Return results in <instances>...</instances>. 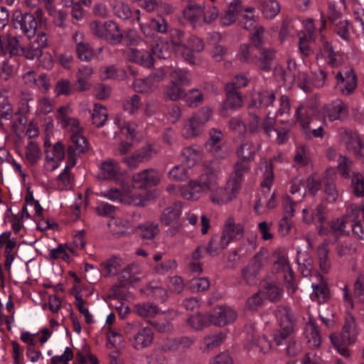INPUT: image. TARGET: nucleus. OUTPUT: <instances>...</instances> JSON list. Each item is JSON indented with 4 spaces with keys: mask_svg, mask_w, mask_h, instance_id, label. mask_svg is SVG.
<instances>
[{
    "mask_svg": "<svg viewBox=\"0 0 364 364\" xmlns=\"http://www.w3.org/2000/svg\"><path fill=\"white\" fill-rule=\"evenodd\" d=\"M355 334V318L351 314L347 313L346 322L341 334H332L330 338L332 344L336 348L338 352L344 357H348L350 353L347 347L353 342Z\"/></svg>",
    "mask_w": 364,
    "mask_h": 364,
    "instance_id": "f257e3e1",
    "label": "nucleus"
},
{
    "mask_svg": "<svg viewBox=\"0 0 364 364\" xmlns=\"http://www.w3.org/2000/svg\"><path fill=\"white\" fill-rule=\"evenodd\" d=\"M212 112L208 107L200 108L183 124L182 135L186 139H192L200 134L204 124L210 119Z\"/></svg>",
    "mask_w": 364,
    "mask_h": 364,
    "instance_id": "f03ea898",
    "label": "nucleus"
},
{
    "mask_svg": "<svg viewBox=\"0 0 364 364\" xmlns=\"http://www.w3.org/2000/svg\"><path fill=\"white\" fill-rule=\"evenodd\" d=\"M265 261L266 258L264 255V252L260 250L241 269V277L247 285L255 286L257 284L258 276L264 267Z\"/></svg>",
    "mask_w": 364,
    "mask_h": 364,
    "instance_id": "7ed1b4c3",
    "label": "nucleus"
},
{
    "mask_svg": "<svg viewBox=\"0 0 364 364\" xmlns=\"http://www.w3.org/2000/svg\"><path fill=\"white\" fill-rule=\"evenodd\" d=\"M162 176V173L156 169H144L132 176V184L134 188L146 189L159 185Z\"/></svg>",
    "mask_w": 364,
    "mask_h": 364,
    "instance_id": "20e7f679",
    "label": "nucleus"
},
{
    "mask_svg": "<svg viewBox=\"0 0 364 364\" xmlns=\"http://www.w3.org/2000/svg\"><path fill=\"white\" fill-rule=\"evenodd\" d=\"M273 340L277 346L284 347L285 354L289 357H295L302 350L301 342L295 336V331L286 333L273 335Z\"/></svg>",
    "mask_w": 364,
    "mask_h": 364,
    "instance_id": "39448f33",
    "label": "nucleus"
},
{
    "mask_svg": "<svg viewBox=\"0 0 364 364\" xmlns=\"http://www.w3.org/2000/svg\"><path fill=\"white\" fill-rule=\"evenodd\" d=\"M279 328L275 330L273 335L286 333L294 331L296 319L291 309L287 306L280 305L276 308L274 312Z\"/></svg>",
    "mask_w": 364,
    "mask_h": 364,
    "instance_id": "423d86ee",
    "label": "nucleus"
},
{
    "mask_svg": "<svg viewBox=\"0 0 364 364\" xmlns=\"http://www.w3.org/2000/svg\"><path fill=\"white\" fill-rule=\"evenodd\" d=\"M12 21L16 28L18 26L26 36L33 37L36 32L37 21L36 17L31 13L23 14L20 10H16L12 14Z\"/></svg>",
    "mask_w": 364,
    "mask_h": 364,
    "instance_id": "0eeeda50",
    "label": "nucleus"
},
{
    "mask_svg": "<svg viewBox=\"0 0 364 364\" xmlns=\"http://www.w3.org/2000/svg\"><path fill=\"white\" fill-rule=\"evenodd\" d=\"M205 169L203 173L199 177L206 193H210L212 190H215L219 184L218 174L220 171L219 164L217 161L205 162L204 164Z\"/></svg>",
    "mask_w": 364,
    "mask_h": 364,
    "instance_id": "6e6552de",
    "label": "nucleus"
},
{
    "mask_svg": "<svg viewBox=\"0 0 364 364\" xmlns=\"http://www.w3.org/2000/svg\"><path fill=\"white\" fill-rule=\"evenodd\" d=\"M70 141V144L67 149L68 162L71 166H75L77 156L88 151L89 144L87 139L82 134H71Z\"/></svg>",
    "mask_w": 364,
    "mask_h": 364,
    "instance_id": "1a4fd4ad",
    "label": "nucleus"
},
{
    "mask_svg": "<svg viewBox=\"0 0 364 364\" xmlns=\"http://www.w3.org/2000/svg\"><path fill=\"white\" fill-rule=\"evenodd\" d=\"M336 79L337 85L344 95L351 94L357 86V77L353 68L338 71L336 75Z\"/></svg>",
    "mask_w": 364,
    "mask_h": 364,
    "instance_id": "9d476101",
    "label": "nucleus"
},
{
    "mask_svg": "<svg viewBox=\"0 0 364 364\" xmlns=\"http://www.w3.org/2000/svg\"><path fill=\"white\" fill-rule=\"evenodd\" d=\"M222 235H225L226 240L230 243L232 241L240 240L244 234V226L236 223L233 217H229L224 223Z\"/></svg>",
    "mask_w": 364,
    "mask_h": 364,
    "instance_id": "9b49d317",
    "label": "nucleus"
},
{
    "mask_svg": "<svg viewBox=\"0 0 364 364\" xmlns=\"http://www.w3.org/2000/svg\"><path fill=\"white\" fill-rule=\"evenodd\" d=\"M226 99L222 105L224 110H235L242 106V97L240 92L235 90L233 84H227L225 87Z\"/></svg>",
    "mask_w": 364,
    "mask_h": 364,
    "instance_id": "f8f14e48",
    "label": "nucleus"
},
{
    "mask_svg": "<svg viewBox=\"0 0 364 364\" xmlns=\"http://www.w3.org/2000/svg\"><path fill=\"white\" fill-rule=\"evenodd\" d=\"M210 315L212 324L218 326H224L232 323L237 317V314L233 310L223 306L215 309Z\"/></svg>",
    "mask_w": 364,
    "mask_h": 364,
    "instance_id": "ddd939ff",
    "label": "nucleus"
},
{
    "mask_svg": "<svg viewBox=\"0 0 364 364\" xmlns=\"http://www.w3.org/2000/svg\"><path fill=\"white\" fill-rule=\"evenodd\" d=\"M276 99L274 92L262 90L253 95L248 109L253 108H267L273 105Z\"/></svg>",
    "mask_w": 364,
    "mask_h": 364,
    "instance_id": "4468645a",
    "label": "nucleus"
},
{
    "mask_svg": "<svg viewBox=\"0 0 364 364\" xmlns=\"http://www.w3.org/2000/svg\"><path fill=\"white\" fill-rule=\"evenodd\" d=\"M343 139L348 150L353 151L357 157L363 156L362 150L364 149V142L356 132L345 130L343 133Z\"/></svg>",
    "mask_w": 364,
    "mask_h": 364,
    "instance_id": "2eb2a0df",
    "label": "nucleus"
},
{
    "mask_svg": "<svg viewBox=\"0 0 364 364\" xmlns=\"http://www.w3.org/2000/svg\"><path fill=\"white\" fill-rule=\"evenodd\" d=\"M0 48L4 54L9 53L11 55H19L23 51V48L21 47L18 38L11 35L0 36Z\"/></svg>",
    "mask_w": 364,
    "mask_h": 364,
    "instance_id": "dca6fc26",
    "label": "nucleus"
},
{
    "mask_svg": "<svg viewBox=\"0 0 364 364\" xmlns=\"http://www.w3.org/2000/svg\"><path fill=\"white\" fill-rule=\"evenodd\" d=\"M259 58H257V65L259 69L264 72H269L272 69V65L276 58L275 50L271 48L262 47L258 48Z\"/></svg>",
    "mask_w": 364,
    "mask_h": 364,
    "instance_id": "f3484780",
    "label": "nucleus"
},
{
    "mask_svg": "<svg viewBox=\"0 0 364 364\" xmlns=\"http://www.w3.org/2000/svg\"><path fill=\"white\" fill-rule=\"evenodd\" d=\"M249 170V162L242 160L235 164L234 168L235 176L232 181L228 182V186L229 187L231 186V191L233 194L237 193L240 189L242 176L247 173Z\"/></svg>",
    "mask_w": 364,
    "mask_h": 364,
    "instance_id": "a211bd4d",
    "label": "nucleus"
},
{
    "mask_svg": "<svg viewBox=\"0 0 364 364\" xmlns=\"http://www.w3.org/2000/svg\"><path fill=\"white\" fill-rule=\"evenodd\" d=\"M103 38L112 45L118 44L122 41L123 34L114 21H108L104 23Z\"/></svg>",
    "mask_w": 364,
    "mask_h": 364,
    "instance_id": "6ab92c4d",
    "label": "nucleus"
},
{
    "mask_svg": "<svg viewBox=\"0 0 364 364\" xmlns=\"http://www.w3.org/2000/svg\"><path fill=\"white\" fill-rule=\"evenodd\" d=\"M154 339V333L149 327H139L132 340L133 347L136 350L142 349L150 346Z\"/></svg>",
    "mask_w": 364,
    "mask_h": 364,
    "instance_id": "aec40b11",
    "label": "nucleus"
},
{
    "mask_svg": "<svg viewBox=\"0 0 364 364\" xmlns=\"http://www.w3.org/2000/svg\"><path fill=\"white\" fill-rule=\"evenodd\" d=\"M182 204L181 202H175L171 205L164 209L161 216V221L166 226L173 223H179L178 220L181 214Z\"/></svg>",
    "mask_w": 364,
    "mask_h": 364,
    "instance_id": "412c9836",
    "label": "nucleus"
},
{
    "mask_svg": "<svg viewBox=\"0 0 364 364\" xmlns=\"http://www.w3.org/2000/svg\"><path fill=\"white\" fill-rule=\"evenodd\" d=\"M329 242L325 240L321 244L317 247L316 257L318 259L319 268L321 271L327 274L331 267V264L328 257L329 254Z\"/></svg>",
    "mask_w": 364,
    "mask_h": 364,
    "instance_id": "4be33fe9",
    "label": "nucleus"
},
{
    "mask_svg": "<svg viewBox=\"0 0 364 364\" xmlns=\"http://www.w3.org/2000/svg\"><path fill=\"white\" fill-rule=\"evenodd\" d=\"M185 18L188 20L193 26H200L204 21V10L201 6L190 4L183 11Z\"/></svg>",
    "mask_w": 364,
    "mask_h": 364,
    "instance_id": "5701e85b",
    "label": "nucleus"
},
{
    "mask_svg": "<svg viewBox=\"0 0 364 364\" xmlns=\"http://www.w3.org/2000/svg\"><path fill=\"white\" fill-rule=\"evenodd\" d=\"M201 193H207L199 179L198 181H191L187 186L181 189V196L188 200H197Z\"/></svg>",
    "mask_w": 364,
    "mask_h": 364,
    "instance_id": "b1692460",
    "label": "nucleus"
},
{
    "mask_svg": "<svg viewBox=\"0 0 364 364\" xmlns=\"http://www.w3.org/2000/svg\"><path fill=\"white\" fill-rule=\"evenodd\" d=\"M229 244L228 240H226L225 236L223 235L222 233L220 235H215L209 241L208 246L205 247V251L208 255L215 256L220 250L226 248Z\"/></svg>",
    "mask_w": 364,
    "mask_h": 364,
    "instance_id": "393cba45",
    "label": "nucleus"
},
{
    "mask_svg": "<svg viewBox=\"0 0 364 364\" xmlns=\"http://www.w3.org/2000/svg\"><path fill=\"white\" fill-rule=\"evenodd\" d=\"M315 112L316 108L314 107H304L302 105H300L296 108V119L304 129L307 130L310 129V122L312 120V117Z\"/></svg>",
    "mask_w": 364,
    "mask_h": 364,
    "instance_id": "a878e982",
    "label": "nucleus"
},
{
    "mask_svg": "<svg viewBox=\"0 0 364 364\" xmlns=\"http://www.w3.org/2000/svg\"><path fill=\"white\" fill-rule=\"evenodd\" d=\"M242 11L241 0H232L221 18L223 26H229L235 21V16Z\"/></svg>",
    "mask_w": 364,
    "mask_h": 364,
    "instance_id": "bb28decb",
    "label": "nucleus"
},
{
    "mask_svg": "<svg viewBox=\"0 0 364 364\" xmlns=\"http://www.w3.org/2000/svg\"><path fill=\"white\" fill-rule=\"evenodd\" d=\"M119 166L114 160L109 159L101 164L100 174L104 179H114L119 174Z\"/></svg>",
    "mask_w": 364,
    "mask_h": 364,
    "instance_id": "cd10ccee",
    "label": "nucleus"
},
{
    "mask_svg": "<svg viewBox=\"0 0 364 364\" xmlns=\"http://www.w3.org/2000/svg\"><path fill=\"white\" fill-rule=\"evenodd\" d=\"M305 334L308 341L312 343L313 347H319L321 341L320 332L317 324L311 319L306 324Z\"/></svg>",
    "mask_w": 364,
    "mask_h": 364,
    "instance_id": "c85d7f7f",
    "label": "nucleus"
},
{
    "mask_svg": "<svg viewBox=\"0 0 364 364\" xmlns=\"http://www.w3.org/2000/svg\"><path fill=\"white\" fill-rule=\"evenodd\" d=\"M140 272L139 266L136 264H130L122 271V274L119 277V281L122 282L125 284H134L139 281V279L135 277Z\"/></svg>",
    "mask_w": 364,
    "mask_h": 364,
    "instance_id": "c756f323",
    "label": "nucleus"
},
{
    "mask_svg": "<svg viewBox=\"0 0 364 364\" xmlns=\"http://www.w3.org/2000/svg\"><path fill=\"white\" fill-rule=\"evenodd\" d=\"M164 97L171 101H178L186 96V91L178 84L170 82L164 88Z\"/></svg>",
    "mask_w": 364,
    "mask_h": 364,
    "instance_id": "7c9ffc66",
    "label": "nucleus"
},
{
    "mask_svg": "<svg viewBox=\"0 0 364 364\" xmlns=\"http://www.w3.org/2000/svg\"><path fill=\"white\" fill-rule=\"evenodd\" d=\"M254 48L252 45H241L237 54L238 59L242 63L255 65L257 62V56L255 53Z\"/></svg>",
    "mask_w": 364,
    "mask_h": 364,
    "instance_id": "2f4dec72",
    "label": "nucleus"
},
{
    "mask_svg": "<svg viewBox=\"0 0 364 364\" xmlns=\"http://www.w3.org/2000/svg\"><path fill=\"white\" fill-rule=\"evenodd\" d=\"M230 188L228 185L227 188L220 187L219 184L216 186L215 190H212L210 193V199L213 203L222 204L230 201L232 197L230 195L228 189Z\"/></svg>",
    "mask_w": 364,
    "mask_h": 364,
    "instance_id": "473e14b6",
    "label": "nucleus"
},
{
    "mask_svg": "<svg viewBox=\"0 0 364 364\" xmlns=\"http://www.w3.org/2000/svg\"><path fill=\"white\" fill-rule=\"evenodd\" d=\"M262 12L266 18H274L280 11L279 4L276 0H259Z\"/></svg>",
    "mask_w": 364,
    "mask_h": 364,
    "instance_id": "72a5a7b5",
    "label": "nucleus"
},
{
    "mask_svg": "<svg viewBox=\"0 0 364 364\" xmlns=\"http://www.w3.org/2000/svg\"><path fill=\"white\" fill-rule=\"evenodd\" d=\"M188 324L196 330H200L212 324L210 314H198L192 316L188 319Z\"/></svg>",
    "mask_w": 364,
    "mask_h": 364,
    "instance_id": "f704fd0d",
    "label": "nucleus"
},
{
    "mask_svg": "<svg viewBox=\"0 0 364 364\" xmlns=\"http://www.w3.org/2000/svg\"><path fill=\"white\" fill-rule=\"evenodd\" d=\"M153 75L146 79H136L133 82V87L137 92L150 93L156 89L157 85L152 82Z\"/></svg>",
    "mask_w": 364,
    "mask_h": 364,
    "instance_id": "c9c22d12",
    "label": "nucleus"
},
{
    "mask_svg": "<svg viewBox=\"0 0 364 364\" xmlns=\"http://www.w3.org/2000/svg\"><path fill=\"white\" fill-rule=\"evenodd\" d=\"M137 230L139 231L141 237L147 240L154 239L159 233V225L151 222L139 225Z\"/></svg>",
    "mask_w": 364,
    "mask_h": 364,
    "instance_id": "e433bc0d",
    "label": "nucleus"
},
{
    "mask_svg": "<svg viewBox=\"0 0 364 364\" xmlns=\"http://www.w3.org/2000/svg\"><path fill=\"white\" fill-rule=\"evenodd\" d=\"M255 147L251 141H243L237 150V154L242 161L250 162L254 159Z\"/></svg>",
    "mask_w": 364,
    "mask_h": 364,
    "instance_id": "4c0bfd02",
    "label": "nucleus"
},
{
    "mask_svg": "<svg viewBox=\"0 0 364 364\" xmlns=\"http://www.w3.org/2000/svg\"><path fill=\"white\" fill-rule=\"evenodd\" d=\"M169 76L171 77V82H174L180 86L188 85L191 83L190 74L186 70L173 68L170 70Z\"/></svg>",
    "mask_w": 364,
    "mask_h": 364,
    "instance_id": "58836bf2",
    "label": "nucleus"
},
{
    "mask_svg": "<svg viewBox=\"0 0 364 364\" xmlns=\"http://www.w3.org/2000/svg\"><path fill=\"white\" fill-rule=\"evenodd\" d=\"M108 118L107 109L101 105L95 104L93 112L92 114V123L97 127H101L105 125Z\"/></svg>",
    "mask_w": 364,
    "mask_h": 364,
    "instance_id": "ea45409f",
    "label": "nucleus"
},
{
    "mask_svg": "<svg viewBox=\"0 0 364 364\" xmlns=\"http://www.w3.org/2000/svg\"><path fill=\"white\" fill-rule=\"evenodd\" d=\"M209 134L210 139L206 143L205 146L209 151L215 155H218V152L220 149V146L218 144L221 141L223 134L220 130L216 129H210Z\"/></svg>",
    "mask_w": 364,
    "mask_h": 364,
    "instance_id": "a19ab883",
    "label": "nucleus"
},
{
    "mask_svg": "<svg viewBox=\"0 0 364 364\" xmlns=\"http://www.w3.org/2000/svg\"><path fill=\"white\" fill-rule=\"evenodd\" d=\"M351 220L348 216H343L340 218H337L331 221L329 223L330 228L335 237V242H337L340 235H343L345 233L346 224Z\"/></svg>",
    "mask_w": 364,
    "mask_h": 364,
    "instance_id": "79ce46f5",
    "label": "nucleus"
},
{
    "mask_svg": "<svg viewBox=\"0 0 364 364\" xmlns=\"http://www.w3.org/2000/svg\"><path fill=\"white\" fill-rule=\"evenodd\" d=\"M159 311L156 306L148 302L136 304L134 309V311L141 317H153Z\"/></svg>",
    "mask_w": 364,
    "mask_h": 364,
    "instance_id": "37998d69",
    "label": "nucleus"
},
{
    "mask_svg": "<svg viewBox=\"0 0 364 364\" xmlns=\"http://www.w3.org/2000/svg\"><path fill=\"white\" fill-rule=\"evenodd\" d=\"M343 109V105L338 100L323 107L324 112L331 121L339 119Z\"/></svg>",
    "mask_w": 364,
    "mask_h": 364,
    "instance_id": "c03bdc74",
    "label": "nucleus"
},
{
    "mask_svg": "<svg viewBox=\"0 0 364 364\" xmlns=\"http://www.w3.org/2000/svg\"><path fill=\"white\" fill-rule=\"evenodd\" d=\"M187 39L185 33L179 29H173L171 31V42L176 51L181 50L182 48L186 47Z\"/></svg>",
    "mask_w": 364,
    "mask_h": 364,
    "instance_id": "a18cd8bd",
    "label": "nucleus"
},
{
    "mask_svg": "<svg viewBox=\"0 0 364 364\" xmlns=\"http://www.w3.org/2000/svg\"><path fill=\"white\" fill-rule=\"evenodd\" d=\"M351 187L353 193L358 197L364 196V177L358 172H354L352 176Z\"/></svg>",
    "mask_w": 364,
    "mask_h": 364,
    "instance_id": "49530a36",
    "label": "nucleus"
},
{
    "mask_svg": "<svg viewBox=\"0 0 364 364\" xmlns=\"http://www.w3.org/2000/svg\"><path fill=\"white\" fill-rule=\"evenodd\" d=\"M147 295L151 296L161 303H164L168 298V292L165 289L160 287L153 286L152 284H147L146 287Z\"/></svg>",
    "mask_w": 364,
    "mask_h": 364,
    "instance_id": "de8ad7c7",
    "label": "nucleus"
},
{
    "mask_svg": "<svg viewBox=\"0 0 364 364\" xmlns=\"http://www.w3.org/2000/svg\"><path fill=\"white\" fill-rule=\"evenodd\" d=\"M256 248V237H252L243 241L240 246L233 252V255L245 257L246 255L252 252Z\"/></svg>",
    "mask_w": 364,
    "mask_h": 364,
    "instance_id": "09e8293b",
    "label": "nucleus"
},
{
    "mask_svg": "<svg viewBox=\"0 0 364 364\" xmlns=\"http://www.w3.org/2000/svg\"><path fill=\"white\" fill-rule=\"evenodd\" d=\"M41 157V149L38 145L33 142L30 141L26 146V158L30 164L34 165L37 163Z\"/></svg>",
    "mask_w": 364,
    "mask_h": 364,
    "instance_id": "8fccbe9b",
    "label": "nucleus"
},
{
    "mask_svg": "<svg viewBox=\"0 0 364 364\" xmlns=\"http://www.w3.org/2000/svg\"><path fill=\"white\" fill-rule=\"evenodd\" d=\"M264 291L269 300L272 302H278L282 297V288L273 283L267 284L264 287Z\"/></svg>",
    "mask_w": 364,
    "mask_h": 364,
    "instance_id": "3c124183",
    "label": "nucleus"
},
{
    "mask_svg": "<svg viewBox=\"0 0 364 364\" xmlns=\"http://www.w3.org/2000/svg\"><path fill=\"white\" fill-rule=\"evenodd\" d=\"M168 176L169 178L176 181H185L189 177L188 170L183 165H177L172 168Z\"/></svg>",
    "mask_w": 364,
    "mask_h": 364,
    "instance_id": "603ef678",
    "label": "nucleus"
},
{
    "mask_svg": "<svg viewBox=\"0 0 364 364\" xmlns=\"http://www.w3.org/2000/svg\"><path fill=\"white\" fill-rule=\"evenodd\" d=\"M76 52L78 58L85 61H90L93 55V50L90 46L85 42L77 43Z\"/></svg>",
    "mask_w": 364,
    "mask_h": 364,
    "instance_id": "864d4df0",
    "label": "nucleus"
},
{
    "mask_svg": "<svg viewBox=\"0 0 364 364\" xmlns=\"http://www.w3.org/2000/svg\"><path fill=\"white\" fill-rule=\"evenodd\" d=\"M353 166V161L345 156L340 155L338 160V170L340 174L346 178L350 177V171Z\"/></svg>",
    "mask_w": 364,
    "mask_h": 364,
    "instance_id": "5fc2aeb1",
    "label": "nucleus"
},
{
    "mask_svg": "<svg viewBox=\"0 0 364 364\" xmlns=\"http://www.w3.org/2000/svg\"><path fill=\"white\" fill-rule=\"evenodd\" d=\"M13 113V108L10 105L8 97L0 92V118L11 119Z\"/></svg>",
    "mask_w": 364,
    "mask_h": 364,
    "instance_id": "6e6d98bb",
    "label": "nucleus"
},
{
    "mask_svg": "<svg viewBox=\"0 0 364 364\" xmlns=\"http://www.w3.org/2000/svg\"><path fill=\"white\" fill-rule=\"evenodd\" d=\"M311 217L313 222L318 223V233L323 234L322 232L323 223L326 220V208L324 205L320 204L312 211Z\"/></svg>",
    "mask_w": 364,
    "mask_h": 364,
    "instance_id": "4d7b16f0",
    "label": "nucleus"
},
{
    "mask_svg": "<svg viewBox=\"0 0 364 364\" xmlns=\"http://www.w3.org/2000/svg\"><path fill=\"white\" fill-rule=\"evenodd\" d=\"M122 264V260L117 257H112L105 262L102 266L107 271L106 276L116 275L120 271Z\"/></svg>",
    "mask_w": 364,
    "mask_h": 364,
    "instance_id": "13d9d810",
    "label": "nucleus"
},
{
    "mask_svg": "<svg viewBox=\"0 0 364 364\" xmlns=\"http://www.w3.org/2000/svg\"><path fill=\"white\" fill-rule=\"evenodd\" d=\"M209 287L210 282L206 277L193 278L189 283V288L193 292L205 291Z\"/></svg>",
    "mask_w": 364,
    "mask_h": 364,
    "instance_id": "bf43d9fd",
    "label": "nucleus"
},
{
    "mask_svg": "<svg viewBox=\"0 0 364 364\" xmlns=\"http://www.w3.org/2000/svg\"><path fill=\"white\" fill-rule=\"evenodd\" d=\"M310 26H308L309 30V37L305 33L299 34V50L301 53L306 56H308L311 54V50L309 46V39L311 38V28H313V22L312 20L309 21Z\"/></svg>",
    "mask_w": 364,
    "mask_h": 364,
    "instance_id": "052dcab7",
    "label": "nucleus"
},
{
    "mask_svg": "<svg viewBox=\"0 0 364 364\" xmlns=\"http://www.w3.org/2000/svg\"><path fill=\"white\" fill-rule=\"evenodd\" d=\"M183 98L186 99V103L189 107H196L203 102V95L198 90L193 89L188 94L186 93V96Z\"/></svg>",
    "mask_w": 364,
    "mask_h": 364,
    "instance_id": "680f3d73",
    "label": "nucleus"
},
{
    "mask_svg": "<svg viewBox=\"0 0 364 364\" xmlns=\"http://www.w3.org/2000/svg\"><path fill=\"white\" fill-rule=\"evenodd\" d=\"M254 32L250 36V40L252 43V46L258 49L262 47V45L264 43V28L256 24L254 26Z\"/></svg>",
    "mask_w": 364,
    "mask_h": 364,
    "instance_id": "e2e57ef3",
    "label": "nucleus"
},
{
    "mask_svg": "<svg viewBox=\"0 0 364 364\" xmlns=\"http://www.w3.org/2000/svg\"><path fill=\"white\" fill-rule=\"evenodd\" d=\"M299 252H298L297 262L299 266L301 274L304 277H309L311 275L312 270L314 269L313 260L310 257L304 258L301 260V257H299Z\"/></svg>",
    "mask_w": 364,
    "mask_h": 364,
    "instance_id": "0e129e2a",
    "label": "nucleus"
},
{
    "mask_svg": "<svg viewBox=\"0 0 364 364\" xmlns=\"http://www.w3.org/2000/svg\"><path fill=\"white\" fill-rule=\"evenodd\" d=\"M274 75L287 85H291L295 80L294 73H288L282 65H277L274 70Z\"/></svg>",
    "mask_w": 364,
    "mask_h": 364,
    "instance_id": "69168bd1",
    "label": "nucleus"
},
{
    "mask_svg": "<svg viewBox=\"0 0 364 364\" xmlns=\"http://www.w3.org/2000/svg\"><path fill=\"white\" fill-rule=\"evenodd\" d=\"M225 339L223 333L213 334L204 338V343L207 349L212 350L219 346Z\"/></svg>",
    "mask_w": 364,
    "mask_h": 364,
    "instance_id": "338daca9",
    "label": "nucleus"
},
{
    "mask_svg": "<svg viewBox=\"0 0 364 364\" xmlns=\"http://www.w3.org/2000/svg\"><path fill=\"white\" fill-rule=\"evenodd\" d=\"M114 13L119 18L127 20L131 16L132 11L127 4L120 1L114 5Z\"/></svg>",
    "mask_w": 364,
    "mask_h": 364,
    "instance_id": "774afa93",
    "label": "nucleus"
}]
</instances>
